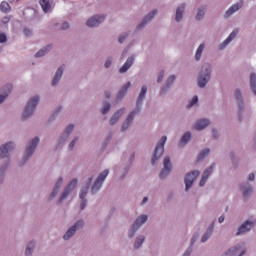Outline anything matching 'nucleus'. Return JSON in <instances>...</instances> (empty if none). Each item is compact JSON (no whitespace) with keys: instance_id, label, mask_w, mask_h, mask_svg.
<instances>
[{"instance_id":"obj_1","label":"nucleus","mask_w":256,"mask_h":256,"mask_svg":"<svg viewBox=\"0 0 256 256\" xmlns=\"http://www.w3.org/2000/svg\"><path fill=\"white\" fill-rule=\"evenodd\" d=\"M41 142V139L39 136L34 137L32 140L28 142L26 145L25 153L22 157V160L20 161V166L23 167L35 155V151L37 147H39V143Z\"/></svg>"},{"instance_id":"obj_2","label":"nucleus","mask_w":256,"mask_h":256,"mask_svg":"<svg viewBox=\"0 0 256 256\" xmlns=\"http://www.w3.org/2000/svg\"><path fill=\"white\" fill-rule=\"evenodd\" d=\"M211 64L209 63H205L203 64L199 74H198V87H200V89H205V87H207V83H209V81H211Z\"/></svg>"},{"instance_id":"obj_3","label":"nucleus","mask_w":256,"mask_h":256,"mask_svg":"<svg viewBox=\"0 0 256 256\" xmlns=\"http://www.w3.org/2000/svg\"><path fill=\"white\" fill-rule=\"evenodd\" d=\"M165 143H167V136H162L156 143L152 152L151 165H157V163H159V159L163 157V153H165Z\"/></svg>"},{"instance_id":"obj_4","label":"nucleus","mask_w":256,"mask_h":256,"mask_svg":"<svg viewBox=\"0 0 256 256\" xmlns=\"http://www.w3.org/2000/svg\"><path fill=\"white\" fill-rule=\"evenodd\" d=\"M133 161H135V152L125 153L122 157V174L120 175V181H123L129 170L131 169V165H133Z\"/></svg>"},{"instance_id":"obj_5","label":"nucleus","mask_w":256,"mask_h":256,"mask_svg":"<svg viewBox=\"0 0 256 256\" xmlns=\"http://www.w3.org/2000/svg\"><path fill=\"white\" fill-rule=\"evenodd\" d=\"M39 105V95L33 96L31 99L28 100L23 114L22 119H29V117H33V113H35L37 106Z\"/></svg>"},{"instance_id":"obj_6","label":"nucleus","mask_w":256,"mask_h":256,"mask_svg":"<svg viewBox=\"0 0 256 256\" xmlns=\"http://www.w3.org/2000/svg\"><path fill=\"white\" fill-rule=\"evenodd\" d=\"M234 97L238 101V119L239 121H243V116L249 115V113H251V108H245V102H243L241 90L236 89L234 92Z\"/></svg>"},{"instance_id":"obj_7","label":"nucleus","mask_w":256,"mask_h":256,"mask_svg":"<svg viewBox=\"0 0 256 256\" xmlns=\"http://www.w3.org/2000/svg\"><path fill=\"white\" fill-rule=\"evenodd\" d=\"M92 181H93L92 176L88 177L87 180L82 185V188L79 193L80 211H85V208L87 207V195L89 193V187Z\"/></svg>"},{"instance_id":"obj_8","label":"nucleus","mask_w":256,"mask_h":256,"mask_svg":"<svg viewBox=\"0 0 256 256\" xmlns=\"http://www.w3.org/2000/svg\"><path fill=\"white\" fill-rule=\"evenodd\" d=\"M78 183H79V180H77V178H74L67 184V186L63 189L58 199L59 205H61L63 201H67V199H69V197L71 196V193H73V191H75V189L77 188Z\"/></svg>"},{"instance_id":"obj_9","label":"nucleus","mask_w":256,"mask_h":256,"mask_svg":"<svg viewBox=\"0 0 256 256\" xmlns=\"http://www.w3.org/2000/svg\"><path fill=\"white\" fill-rule=\"evenodd\" d=\"M107 177H109V169H105L104 171H102L98 175L94 183L92 184V187H91L92 195H97V193L101 191V188L103 187V184L105 183V179H107Z\"/></svg>"},{"instance_id":"obj_10","label":"nucleus","mask_w":256,"mask_h":256,"mask_svg":"<svg viewBox=\"0 0 256 256\" xmlns=\"http://www.w3.org/2000/svg\"><path fill=\"white\" fill-rule=\"evenodd\" d=\"M85 227V220L79 219L76 221L70 228L67 229L65 234L63 235L64 241H69L75 237L77 231H81Z\"/></svg>"},{"instance_id":"obj_11","label":"nucleus","mask_w":256,"mask_h":256,"mask_svg":"<svg viewBox=\"0 0 256 256\" xmlns=\"http://www.w3.org/2000/svg\"><path fill=\"white\" fill-rule=\"evenodd\" d=\"M256 225V218L255 217H250L249 219L245 220L237 229L236 231V236L241 237V235H245L253 229Z\"/></svg>"},{"instance_id":"obj_12","label":"nucleus","mask_w":256,"mask_h":256,"mask_svg":"<svg viewBox=\"0 0 256 256\" xmlns=\"http://www.w3.org/2000/svg\"><path fill=\"white\" fill-rule=\"evenodd\" d=\"M73 129H75V125L69 124L66 126L65 130L61 134L60 138L58 139V145L57 149H61L63 145L69 140V137H71V133H73Z\"/></svg>"},{"instance_id":"obj_13","label":"nucleus","mask_w":256,"mask_h":256,"mask_svg":"<svg viewBox=\"0 0 256 256\" xmlns=\"http://www.w3.org/2000/svg\"><path fill=\"white\" fill-rule=\"evenodd\" d=\"M15 149V142L10 141L0 147V159H9L11 152Z\"/></svg>"},{"instance_id":"obj_14","label":"nucleus","mask_w":256,"mask_h":256,"mask_svg":"<svg viewBox=\"0 0 256 256\" xmlns=\"http://www.w3.org/2000/svg\"><path fill=\"white\" fill-rule=\"evenodd\" d=\"M139 113L140 112L135 109L129 112V114L126 116V119L120 128V131H122V133H125V131H127L131 127V125L133 124V121H135V115H139Z\"/></svg>"},{"instance_id":"obj_15","label":"nucleus","mask_w":256,"mask_h":256,"mask_svg":"<svg viewBox=\"0 0 256 256\" xmlns=\"http://www.w3.org/2000/svg\"><path fill=\"white\" fill-rule=\"evenodd\" d=\"M240 191L242 193V197L244 199H249L251 197L252 193H254L255 188L253 187V184H251L249 181H244L240 183Z\"/></svg>"},{"instance_id":"obj_16","label":"nucleus","mask_w":256,"mask_h":256,"mask_svg":"<svg viewBox=\"0 0 256 256\" xmlns=\"http://www.w3.org/2000/svg\"><path fill=\"white\" fill-rule=\"evenodd\" d=\"M199 171L194 170L192 172H189L186 174L185 176V191H189V189H191L193 187V183H195V179H197V177H199Z\"/></svg>"},{"instance_id":"obj_17","label":"nucleus","mask_w":256,"mask_h":256,"mask_svg":"<svg viewBox=\"0 0 256 256\" xmlns=\"http://www.w3.org/2000/svg\"><path fill=\"white\" fill-rule=\"evenodd\" d=\"M147 85H143L140 89L139 95L136 99V106L134 110L138 111L141 113V106L143 105V101H145V98L147 97Z\"/></svg>"},{"instance_id":"obj_18","label":"nucleus","mask_w":256,"mask_h":256,"mask_svg":"<svg viewBox=\"0 0 256 256\" xmlns=\"http://www.w3.org/2000/svg\"><path fill=\"white\" fill-rule=\"evenodd\" d=\"M172 167L173 166L171 164V158L169 156H166L163 161V169L160 172L159 178L166 179L167 176L171 173Z\"/></svg>"},{"instance_id":"obj_19","label":"nucleus","mask_w":256,"mask_h":256,"mask_svg":"<svg viewBox=\"0 0 256 256\" xmlns=\"http://www.w3.org/2000/svg\"><path fill=\"white\" fill-rule=\"evenodd\" d=\"M239 32L237 30H233L229 36L219 45L218 49L219 51H225L227 49V46L231 44L234 39H237V34Z\"/></svg>"},{"instance_id":"obj_20","label":"nucleus","mask_w":256,"mask_h":256,"mask_svg":"<svg viewBox=\"0 0 256 256\" xmlns=\"http://www.w3.org/2000/svg\"><path fill=\"white\" fill-rule=\"evenodd\" d=\"M103 21H105V15H94L87 20L86 25L87 27H99Z\"/></svg>"},{"instance_id":"obj_21","label":"nucleus","mask_w":256,"mask_h":256,"mask_svg":"<svg viewBox=\"0 0 256 256\" xmlns=\"http://www.w3.org/2000/svg\"><path fill=\"white\" fill-rule=\"evenodd\" d=\"M209 125H211V120H209V118H201L194 123L193 127L195 131H203L207 129Z\"/></svg>"},{"instance_id":"obj_22","label":"nucleus","mask_w":256,"mask_h":256,"mask_svg":"<svg viewBox=\"0 0 256 256\" xmlns=\"http://www.w3.org/2000/svg\"><path fill=\"white\" fill-rule=\"evenodd\" d=\"M247 253V250H241V245H236L225 252L223 256H243Z\"/></svg>"},{"instance_id":"obj_23","label":"nucleus","mask_w":256,"mask_h":256,"mask_svg":"<svg viewBox=\"0 0 256 256\" xmlns=\"http://www.w3.org/2000/svg\"><path fill=\"white\" fill-rule=\"evenodd\" d=\"M157 15V10H152L149 12L141 21V23L137 26V29H145L147 27L148 23L153 20V18Z\"/></svg>"},{"instance_id":"obj_24","label":"nucleus","mask_w":256,"mask_h":256,"mask_svg":"<svg viewBox=\"0 0 256 256\" xmlns=\"http://www.w3.org/2000/svg\"><path fill=\"white\" fill-rule=\"evenodd\" d=\"M62 185H63V177L60 176L55 182L52 192L49 196L50 201H52V199H55L56 195H59V191H61Z\"/></svg>"},{"instance_id":"obj_25","label":"nucleus","mask_w":256,"mask_h":256,"mask_svg":"<svg viewBox=\"0 0 256 256\" xmlns=\"http://www.w3.org/2000/svg\"><path fill=\"white\" fill-rule=\"evenodd\" d=\"M13 91V85L7 84L0 89V105L9 97V94Z\"/></svg>"},{"instance_id":"obj_26","label":"nucleus","mask_w":256,"mask_h":256,"mask_svg":"<svg viewBox=\"0 0 256 256\" xmlns=\"http://www.w3.org/2000/svg\"><path fill=\"white\" fill-rule=\"evenodd\" d=\"M215 166H216V164L213 163V164H211L210 167H208L206 170H204L202 178L199 183L200 187H205V183H207V180L209 179V175H211V173H213Z\"/></svg>"},{"instance_id":"obj_27","label":"nucleus","mask_w":256,"mask_h":256,"mask_svg":"<svg viewBox=\"0 0 256 256\" xmlns=\"http://www.w3.org/2000/svg\"><path fill=\"white\" fill-rule=\"evenodd\" d=\"M133 63H135V55H131V57H128L126 62L119 68V73H127L128 70L133 67Z\"/></svg>"},{"instance_id":"obj_28","label":"nucleus","mask_w":256,"mask_h":256,"mask_svg":"<svg viewBox=\"0 0 256 256\" xmlns=\"http://www.w3.org/2000/svg\"><path fill=\"white\" fill-rule=\"evenodd\" d=\"M241 7H243V2H238L234 5H232L228 11L225 12V19H229V17H233V15H235V13H237V11H239V9H241Z\"/></svg>"},{"instance_id":"obj_29","label":"nucleus","mask_w":256,"mask_h":256,"mask_svg":"<svg viewBox=\"0 0 256 256\" xmlns=\"http://www.w3.org/2000/svg\"><path fill=\"white\" fill-rule=\"evenodd\" d=\"M175 79H176L175 75H171L167 78L165 86H163L160 89V95H167L168 91L171 89V85L175 83Z\"/></svg>"},{"instance_id":"obj_30","label":"nucleus","mask_w":256,"mask_h":256,"mask_svg":"<svg viewBox=\"0 0 256 256\" xmlns=\"http://www.w3.org/2000/svg\"><path fill=\"white\" fill-rule=\"evenodd\" d=\"M63 77V66H60L52 78L51 85L52 87H57L61 81V78Z\"/></svg>"},{"instance_id":"obj_31","label":"nucleus","mask_w":256,"mask_h":256,"mask_svg":"<svg viewBox=\"0 0 256 256\" xmlns=\"http://www.w3.org/2000/svg\"><path fill=\"white\" fill-rule=\"evenodd\" d=\"M213 229H215V223H212L208 226V228L201 237V243H207L209 239H211V235H213Z\"/></svg>"},{"instance_id":"obj_32","label":"nucleus","mask_w":256,"mask_h":256,"mask_svg":"<svg viewBox=\"0 0 256 256\" xmlns=\"http://www.w3.org/2000/svg\"><path fill=\"white\" fill-rule=\"evenodd\" d=\"M149 221V216L147 214H140L134 221L133 225L138 227V229H141L145 223Z\"/></svg>"},{"instance_id":"obj_33","label":"nucleus","mask_w":256,"mask_h":256,"mask_svg":"<svg viewBox=\"0 0 256 256\" xmlns=\"http://www.w3.org/2000/svg\"><path fill=\"white\" fill-rule=\"evenodd\" d=\"M125 113V108H120L118 111H116L110 118L109 123L110 125H115L123 117V114Z\"/></svg>"},{"instance_id":"obj_34","label":"nucleus","mask_w":256,"mask_h":256,"mask_svg":"<svg viewBox=\"0 0 256 256\" xmlns=\"http://www.w3.org/2000/svg\"><path fill=\"white\" fill-rule=\"evenodd\" d=\"M37 245V242L34 240H31L27 243L24 255L25 256H33V252L35 251V247Z\"/></svg>"},{"instance_id":"obj_35","label":"nucleus","mask_w":256,"mask_h":256,"mask_svg":"<svg viewBox=\"0 0 256 256\" xmlns=\"http://www.w3.org/2000/svg\"><path fill=\"white\" fill-rule=\"evenodd\" d=\"M183 13H185V4H181L176 9L175 21L181 23L183 21Z\"/></svg>"},{"instance_id":"obj_36","label":"nucleus","mask_w":256,"mask_h":256,"mask_svg":"<svg viewBox=\"0 0 256 256\" xmlns=\"http://www.w3.org/2000/svg\"><path fill=\"white\" fill-rule=\"evenodd\" d=\"M129 87H131V82H127L122 88L119 90L117 94L118 101H121L125 95H127V91H129Z\"/></svg>"},{"instance_id":"obj_37","label":"nucleus","mask_w":256,"mask_h":256,"mask_svg":"<svg viewBox=\"0 0 256 256\" xmlns=\"http://www.w3.org/2000/svg\"><path fill=\"white\" fill-rule=\"evenodd\" d=\"M145 235L140 234L136 237L134 242V249L137 251L138 249H141L143 247V243H145Z\"/></svg>"},{"instance_id":"obj_38","label":"nucleus","mask_w":256,"mask_h":256,"mask_svg":"<svg viewBox=\"0 0 256 256\" xmlns=\"http://www.w3.org/2000/svg\"><path fill=\"white\" fill-rule=\"evenodd\" d=\"M53 46L51 44H48L47 46L43 47L42 49H40L36 54L35 57L36 59H39L41 57H45V55H47V53H49L51 51V48Z\"/></svg>"},{"instance_id":"obj_39","label":"nucleus","mask_w":256,"mask_h":256,"mask_svg":"<svg viewBox=\"0 0 256 256\" xmlns=\"http://www.w3.org/2000/svg\"><path fill=\"white\" fill-rule=\"evenodd\" d=\"M39 5L44 13H49V11H51V0H40Z\"/></svg>"},{"instance_id":"obj_40","label":"nucleus","mask_w":256,"mask_h":256,"mask_svg":"<svg viewBox=\"0 0 256 256\" xmlns=\"http://www.w3.org/2000/svg\"><path fill=\"white\" fill-rule=\"evenodd\" d=\"M207 11V6L203 5L198 8L197 14H196V21H202L205 17V13Z\"/></svg>"},{"instance_id":"obj_41","label":"nucleus","mask_w":256,"mask_h":256,"mask_svg":"<svg viewBox=\"0 0 256 256\" xmlns=\"http://www.w3.org/2000/svg\"><path fill=\"white\" fill-rule=\"evenodd\" d=\"M191 141V132H186L183 134V136L180 139L179 146L180 147H185L187 143Z\"/></svg>"},{"instance_id":"obj_42","label":"nucleus","mask_w":256,"mask_h":256,"mask_svg":"<svg viewBox=\"0 0 256 256\" xmlns=\"http://www.w3.org/2000/svg\"><path fill=\"white\" fill-rule=\"evenodd\" d=\"M203 51H205V43L200 44L196 49L195 61H201V57H203Z\"/></svg>"},{"instance_id":"obj_43","label":"nucleus","mask_w":256,"mask_h":256,"mask_svg":"<svg viewBox=\"0 0 256 256\" xmlns=\"http://www.w3.org/2000/svg\"><path fill=\"white\" fill-rule=\"evenodd\" d=\"M7 169H9V161L6 162L4 165L0 166V183H3V181H5Z\"/></svg>"},{"instance_id":"obj_44","label":"nucleus","mask_w":256,"mask_h":256,"mask_svg":"<svg viewBox=\"0 0 256 256\" xmlns=\"http://www.w3.org/2000/svg\"><path fill=\"white\" fill-rule=\"evenodd\" d=\"M211 155V149L204 148L200 153L198 154V161H203L204 159H207Z\"/></svg>"},{"instance_id":"obj_45","label":"nucleus","mask_w":256,"mask_h":256,"mask_svg":"<svg viewBox=\"0 0 256 256\" xmlns=\"http://www.w3.org/2000/svg\"><path fill=\"white\" fill-rule=\"evenodd\" d=\"M250 89L254 95H256V74L251 73L250 74Z\"/></svg>"},{"instance_id":"obj_46","label":"nucleus","mask_w":256,"mask_h":256,"mask_svg":"<svg viewBox=\"0 0 256 256\" xmlns=\"http://www.w3.org/2000/svg\"><path fill=\"white\" fill-rule=\"evenodd\" d=\"M137 231H139V227H137L135 224H132L130 228L128 229V237L129 239H133L135 235H137Z\"/></svg>"},{"instance_id":"obj_47","label":"nucleus","mask_w":256,"mask_h":256,"mask_svg":"<svg viewBox=\"0 0 256 256\" xmlns=\"http://www.w3.org/2000/svg\"><path fill=\"white\" fill-rule=\"evenodd\" d=\"M0 11L2 13H9L11 11V6L7 3V1H2L0 4Z\"/></svg>"},{"instance_id":"obj_48","label":"nucleus","mask_w":256,"mask_h":256,"mask_svg":"<svg viewBox=\"0 0 256 256\" xmlns=\"http://www.w3.org/2000/svg\"><path fill=\"white\" fill-rule=\"evenodd\" d=\"M79 143V136H75L70 143L68 144L69 151H73L75 149V146Z\"/></svg>"},{"instance_id":"obj_49","label":"nucleus","mask_w":256,"mask_h":256,"mask_svg":"<svg viewBox=\"0 0 256 256\" xmlns=\"http://www.w3.org/2000/svg\"><path fill=\"white\" fill-rule=\"evenodd\" d=\"M109 111H111V103L106 101L103 104V107L101 109V113H102V115H107V113H109Z\"/></svg>"},{"instance_id":"obj_50","label":"nucleus","mask_w":256,"mask_h":256,"mask_svg":"<svg viewBox=\"0 0 256 256\" xmlns=\"http://www.w3.org/2000/svg\"><path fill=\"white\" fill-rule=\"evenodd\" d=\"M199 103V97L198 96H193V98L190 100V102L187 105L188 109H191V107H195Z\"/></svg>"},{"instance_id":"obj_51","label":"nucleus","mask_w":256,"mask_h":256,"mask_svg":"<svg viewBox=\"0 0 256 256\" xmlns=\"http://www.w3.org/2000/svg\"><path fill=\"white\" fill-rule=\"evenodd\" d=\"M129 37V32L122 33L118 38V43H125V39Z\"/></svg>"},{"instance_id":"obj_52","label":"nucleus","mask_w":256,"mask_h":256,"mask_svg":"<svg viewBox=\"0 0 256 256\" xmlns=\"http://www.w3.org/2000/svg\"><path fill=\"white\" fill-rule=\"evenodd\" d=\"M197 239H199V234L196 233L192 236L191 238V243H190V247L193 248V246L195 245V243H197Z\"/></svg>"},{"instance_id":"obj_53","label":"nucleus","mask_w":256,"mask_h":256,"mask_svg":"<svg viewBox=\"0 0 256 256\" xmlns=\"http://www.w3.org/2000/svg\"><path fill=\"white\" fill-rule=\"evenodd\" d=\"M111 65H113V59L108 58L104 63V67H105V69H109L111 67Z\"/></svg>"},{"instance_id":"obj_54","label":"nucleus","mask_w":256,"mask_h":256,"mask_svg":"<svg viewBox=\"0 0 256 256\" xmlns=\"http://www.w3.org/2000/svg\"><path fill=\"white\" fill-rule=\"evenodd\" d=\"M163 77H165V71L162 70L158 73L157 83H161L163 81Z\"/></svg>"},{"instance_id":"obj_55","label":"nucleus","mask_w":256,"mask_h":256,"mask_svg":"<svg viewBox=\"0 0 256 256\" xmlns=\"http://www.w3.org/2000/svg\"><path fill=\"white\" fill-rule=\"evenodd\" d=\"M63 111V106H58L57 108H56V111H54L53 112V114H52V117H57V115H59V113H61Z\"/></svg>"},{"instance_id":"obj_56","label":"nucleus","mask_w":256,"mask_h":256,"mask_svg":"<svg viewBox=\"0 0 256 256\" xmlns=\"http://www.w3.org/2000/svg\"><path fill=\"white\" fill-rule=\"evenodd\" d=\"M24 35L26 37H31V35H33V30H31L30 28H24Z\"/></svg>"},{"instance_id":"obj_57","label":"nucleus","mask_w":256,"mask_h":256,"mask_svg":"<svg viewBox=\"0 0 256 256\" xmlns=\"http://www.w3.org/2000/svg\"><path fill=\"white\" fill-rule=\"evenodd\" d=\"M7 41V34L0 33V43H5Z\"/></svg>"},{"instance_id":"obj_58","label":"nucleus","mask_w":256,"mask_h":256,"mask_svg":"<svg viewBox=\"0 0 256 256\" xmlns=\"http://www.w3.org/2000/svg\"><path fill=\"white\" fill-rule=\"evenodd\" d=\"M69 27H71V25L69 24V22H63L62 26H61V30L65 31L67 29H69Z\"/></svg>"},{"instance_id":"obj_59","label":"nucleus","mask_w":256,"mask_h":256,"mask_svg":"<svg viewBox=\"0 0 256 256\" xmlns=\"http://www.w3.org/2000/svg\"><path fill=\"white\" fill-rule=\"evenodd\" d=\"M212 137L214 139H217L219 137V132H217V129L215 128L212 129Z\"/></svg>"},{"instance_id":"obj_60","label":"nucleus","mask_w":256,"mask_h":256,"mask_svg":"<svg viewBox=\"0 0 256 256\" xmlns=\"http://www.w3.org/2000/svg\"><path fill=\"white\" fill-rule=\"evenodd\" d=\"M192 251H193V248L189 246V248L184 252L182 256H189L191 255Z\"/></svg>"},{"instance_id":"obj_61","label":"nucleus","mask_w":256,"mask_h":256,"mask_svg":"<svg viewBox=\"0 0 256 256\" xmlns=\"http://www.w3.org/2000/svg\"><path fill=\"white\" fill-rule=\"evenodd\" d=\"M247 181L249 183V181H255V173H250L248 175Z\"/></svg>"},{"instance_id":"obj_62","label":"nucleus","mask_w":256,"mask_h":256,"mask_svg":"<svg viewBox=\"0 0 256 256\" xmlns=\"http://www.w3.org/2000/svg\"><path fill=\"white\" fill-rule=\"evenodd\" d=\"M9 21H11V19L9 17H3L1 19V23H3L4 25H7V23H9Z\"/></svg>"},{"instance_id":"obj_63","label":"nucleus","mask_w":256,"mask_h":256,"mask_svg":"<svg viewBox=\"0 0 256 256\" xmlns=\"http://www.w3.org/2000/svg\"><path fill=\"white\" fill-rule=\"evenodd\" d=\"M230 159H231L232 163H235V161L237 159L236 156H235V152L230 153Z\"/></svg>"},{"instance_id":"obj_64","label":"nucleus","mask_w":256,"mask_h":256,"mask_svg":"<svg viewBox=\"0 0 256 256\" xmlns=\"http://www.w3.org/2000/svg\"><path fill=\"white\" fill-rule=\"evenodd\" d=\"M146 203H149V197H147V196L143 198L140 205H146Z\"/></svg>"}]
</instances>
